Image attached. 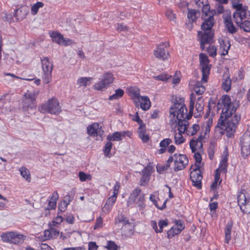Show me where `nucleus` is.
Returning a JSON list of instances; mask_svg holds the SVG:
<instances>
[{
    "label": "nucleus",
    "instance_id": "nucleus-16",
    "mask_svg": "<svg viewBox=\"0 0 250 250\" xmlns=\"http://www.w3.org/2000/svg\"><path fill=\"white\" fill-rule=\"evenodd\" d=\"M229 156V153L228 151L227 147H226L224 152L222 156V160L219 164V168L221 170L226 172L227 170V167H228V157Z\"/></svg>",
    "mask_w": 250,
    "mask_h": 250
},
{
    "label": "nucleus",
    "instance_id": "nucleus-26",
    "mask_svg": "<svg viewBox=\"0 0 250 250\" xmlns=\"http://www.w3.org/2000/svg\"><path fill=\"white\" fill-rule=\"evenodd\" d=\"M151 106V103L149 98L146 96H142L140 103V107L143 110H148Z\"/></svg>",
    "mask_w": 250,
    "mask_h": 250
},
{
    "label": "nucleus",
    "instance_id": "nucleus-63",
    "mask_svg": "<svg viewBox=\"0 0 250 250\" xmlns=\"http://www.w3.org/2000/svg\"><path fill=\"white\" fill-rule=\"evenodd\" d=\"M197 146V145H196V144H195L194 140L193 139H191L189 142V146H190V149H191L192 152L194 153V154H195V153H196V146Z\"/></svg>",
    "mask_w": 250,
    "mask_h": 250
},
{
    "label": "nucleus",
    "instance_id": "nucleus-14",
    "mask_svg": "<svg viewBox=\"0 0 250 250\" xmlns=\"http://www.w3.org/2000/svg\"><path fill=\"white\" fill-rule=\"evenodd\" d=\"M230 13L229 12V14ZM223 18L225 27L228 32L231 34L235 33L237 31V29L235 27L232 22L230 15L229 14V15L227 16H223Z\"/></svg>",
    "mask_w": 250,
    "mask_h": 250
},
{
    "label": "nucleus",
    "instance_id": "nucleus-62",
    "mask_svg": "<svg viewBox=\"0 0 250 250\" xmlns=\"http://www.w3.org/2000/svg\"><path fill=\"white\" fill-rule=\"evenodd\" d=\"M38 250H53L49 246L45 243H42L38 246Z\"/></svg>",
    "mask_w": 250,
    "mask_h": 250
},
{
    "label": "nucleus",
    "instance_id": "nucleus-38",
    "mask_svg": "<svg viewBox=\"0 0 250 250\" xmlns=\"http://www.w3.org/2000/svg\"><path fill=\"white\" fill-rule=\"evenodd\" d=\"M21 175L28 182L31 180L30 174L29 170L24 167H21L20 169Z\"/></svg>",
    "mask_w": 250,
    "mask_h": 250
},
{
    "label": "nucleus",
    "instance_id": "nucleus-9",
    "mask_svg": "<svg viewBox=\"0 0 250 250\" xmlns=\"http://www.w3.org/2000/svg\"><path fill=\"white\" fill-rule=\"evenodd\" d=\"M195 168L190 172V179L192 183V185L197 189L202 188V180L203 176L200 170V166L199 165H195Z\"/></svg>",
    "mask_w": 250,
    "mask_h": 250
},
{
    "label": "nucleus",
    "instance_id": "nucleus-27",
    "mask_svg": "<svg viewBox=\"0 0 250 250\" xmlns=\"http://www.w3.org/2000/svg\"><path fill=\"white\" fill-rule=\"evenodd\" d=\"M178 109V111L176 112L177 113L176 119L177 120H179V118L185 120V114L187 113L188 109L187 106L185 104H183L182 106H181L180 108H177Z\"/></svg>",
    "mask_w": 250,
    "mask_h": 250
},
{
    "label": "nucleus",
    "instance_id": "nucleus-22",
    "mask_svg": "<svg viewBox=\"0 0 250 250\" xmlns=\"http://www.w3.org/2000/svg\"><path fill=\"white\" fill-rule=\"evenodd\" d=\"M233 226V222L232 221H230L226 225L225 229V242L226 243H229V241L231 239V229Z\"/></svg>",
    "mask_w": 250,
    "mask_h": 250
},
{
    "label": "nucleus",
    "instance_id": "nucleus-3",
    "mask_svg": "<svg viewBox=\"0 0 250 250\" xmlns=\"http://www.w3.org/2000/svg\"><path fill=\"white\" fill-rule=\"evenodd\" d=\"M232 5L236 10L233 14V17L236 23L244 31L250 32V21L245 20L248 6H244L242 3L234 1L232 2Z\"/></svg>",
    "mask_w": 250,
    "mask_h": 250
},
{
    "label": "nucleus",
    "instance_id": "nucleus-49",
    "mask_svg": "<svg viewBox=\"0 0 250 250\" xmlns=\"http://www.w3.org/2000/svg\"><path fill=\"white\" fill-rule=\"evenodd\" d=\"M170 167V165L166 163L164 165H158L156 167V169L158 173L161 174L166 170H167Z\"/></svg>",
    "mask_w": 250,
    "mask_h": 250
},
{
    "label": "nucleus",
    "instance_id": "nucleus-50",
    "mask_svg": "<svg viewBox=\"0 0 250 250\" xmlns=\"http://www.w3.org/2000/svg\"><path fill=\"white\" fill-rule=\"evenodd\" d=\"M182 133H176L174 136L175 142L177 145H180L184 143L185 139L183 138Z\"/></svg>",
    "mask_w": 250,
    "mask_h": 250
},
{
    "label": "nucleus",
    "instance_id": "nucleus-64",
    "mask_svg": "<svg viewBox=\"0 0 250 250\" xmlns=\"http://www.w3.org/2000/svg\"><path fill=\"white\" fill-rule=\"evenodd\" d=\"M98 248V246L96 243L94 242H90L88 244V249L89 250H97Z\"/></svg>",
    "mask_w": 250,
    "mask_h": 250
},
{
    "label": "nucleus",
    "instance_id": "nucleus-60",
    "mask_svg": "<svg viewBox=\"0 0 250 250\" xmlns=\"http://www.w3.org/2000/svg\"><path fill=\"white\" fill-rule=\"evenodd\" d=\"M166 16L170 20H174L176 17L171 9H168L166 12Z\"/></svg>",
    "mask_w": 250,
    "mask_h": 250
},
{
    "label": "nucleus",
    "instance_id": "nucleus-45",
    "mask_svg": "<svg viewBox=\"0 0 250 250\" xmlns=\"http://www.w3.org/2000/svg\"><path fill=\"white\" fill-rule=\"evenodd\" d=\"M231 80L226 79L222 83V88L226 92H228L230 90L231 88Z\"/></svg>",
    "mask_w": 250,
    "mask_h": 250
},
{
    "label": "nucleus",
    "instance_id": "nucleus-18",
    "mask_svg": "<svg viewBox=\"0 0 250 250\" xmlns=\"http://www.w3.org/2000/svg\"><path fill=\"white\" fill-rule=\"evenodd\" d=\"M220 100L224 105V107L222 111L224 112L229 111L230 109L232 103L230 97L229 95H223Z\"/></svg>",
    "mask_w": 250,
    "mask_h": 250
},
{
    "label": "nucleus",
    "instance_id": "nucleus-61",
    "mask_svg": "<svg viewBox=\"0 0 250 250\" xmlns=\"http://www.w3.org/2000/svg\"><path fill=\"white\" fill-rule=\"evenodd\" d=\"M103 225V219L101 217H99L96 220V222L94 226V229H96L98 228H101Z\"/></svg>",
    "mask_w": 250,
    "mask_h": 250
},
{
    "label": "nucleus",
    "instance_id": "nucleus-34",
    "mask_svg": "<svg viewBox=\"0 0 250 250\" xmlns=\"http://www.w3.org/2000/svg\"><path fill=\"white\" fill-rule=\"evenodd\" d=\"M182 231L178 228H176L175 226L172 227L167 232V237L169 238H172L174 236L179 234Z\"/></svg>",
    "mask_w": 250,
    "mask_h": 250
},
{
    "label": "nucleus",
    "instance_id": "nucleus-1",
    "mask_svg": "<svg viewBox=\"0 0 250 250\" xmlns=\"http://www.w3.org/2000/svg\"><path fill=\"white\" fill-rule=\"evenodd\" d=\"M239 106V102H237L236 103H231L230 109L227 112L222 111L218 120L217 127L225 130L228 138H231L234 135L236 126L240 120V115L235 114L233 117H232V114L236 112Z\"/></svg>",
    "mask_w": 250,
    "mask_h": 250
},
{
    "label": "nucleus",
    "instance_id": "nucleus-7",
    "mask_svg": "<svg viewBox=\"0 0 250 250\" xmlns=\"http://www.w3.org/2000/svg\"><path fill=\"white\" fill-rule=\"evenodd\" d=\"M245 192L243 190L239 193L237 196V202L241 210L244 213L249 214L250 213V198L246 196Z\"/></svg>",
    "mask_w": 250,
    "mask_h": 250
},
{
    "label": "nucleus",
    "instance_id": "nucleus-43",
    "mask_svg": "<svg viewBox=\"0 0 250 250\" xmlns=\"http://www.w3.org/2000/svg\"><path fill=\"white\" fill-rule=\"evenodd\" d=\"M44 4L42 2H37L34 4L31 7V12L32 14L36 15L37 14L39 9L43 6Z\"/></svg>",
    "mask_w": 250,
    "mask_h": 250
},
{
    "label": "nucleus",
    "instance_id": "nucleus-53",
    "mask_svg": "<svg viewBox=\"0 0 250 250\" xmlns=\"http://www.w3.org/2000/svg\"><path fill=\"white\" fill-rule=\"evenodd\" d=\"M175 226L176 228H178L181 230H183L185 229V224L184 222L181 220H175L174 221Z\"/></svg>",
    "mask_w": 250,
    "mask_h": 250
},
{
    "label": "nucleus",
    "instance_id": "nucleus-57",
    "mask_svg": "<svg viewBox=\"0 0 250 250\" xmlns=\"http://www.w3.org/2000/svg\"><path fill=\"white\" fill-rule=\"evenodd\" d=\"M195 3L198 8H201L203 9V6L206 4H209L207 0H194Z\"/></svg>",
    "mask_w": 250,
    "mask_h": 250
},
{
    "label": "nucleus",
    "instance_id": "nucleus-54",
    "mask_svg": "<svg viewBox=\"0 0 250 250\" xmlns=\"http://www.w3.org/2000/svg\"><path fill=\"white\" fill-rule=\"evenodd\" d=\"M129 92L132 95V98L136 97L140 95V90L136 87H131L129 90Z\"/></svg>",
    "mask_w": 250,
    "mask_h": 250
},
{
    "label": "nucleus",
    "instance_id": "nucleus-5",
    "mask_svg": "<svg viewBox=\"0 0 250 250\" xmlns=\"http://www.w3.org/2000/svg\"><path fill=\"white\" fill-rule=\"evenodd\" d=\"M42 68L44 73L43 80L45 83H48L51 80L52 72L53 70V63L49 61L48 57L41 58Z\"/></svg>",
    "mask_w": 250,
    "mask_h": 250
},
{
    "label": "nucleus",
    "instance_id": "nucleus-15",
    "mask_svg": "<svg viewBox=\"0 0 250 250\" xmlns=\"http://www.w3.org/2000/svg\"><path fill=\"white\" fill-rule=\"evenodd\" d=\"M22 109L23 111H28V113L32 114L36 110V104L35 103L31 101L30 99H24L22 102Z\"/></svg>",
    "mask_w": 250,
    "mask_h": 250
},
{
    "label": "nucleus",
    "instance_id": "nucleus-19",
    "mask_svg": "<svg viewBox=\"0 0 250 250\" xmlns=\"http://www.w3.org/2000/svg\"><path fill=\"white\" fill-rule=\"evenodd\" d=\"M25 8H26V7H21L14 10L13 15L17 20H21L26 17L27 12L24 9Z\"/></svg>",
    "mask_w": 250,
    "mask_h": 250
},
{
    "label": "nucleus",
    "instance_id": "nucleus-6",
    "mask_svg": "<svg viewBox=\"0 0 250 250\" xmlns=\"http://www.w3.org/2000/svg\"><path fill=\"white\" fill-rule=\"evenodd\" d=\"M141 189L139 188H136L131 193L127 204L136 203L138 206L144 208V201H145V194L141 193Z\"/></svg>",
    "mask_w": 250,
    "mask_h": 250
},
{
    "label": "nucleus",
    "instance_id": "nucleus-11",
    "mask_svg": "<svg viewBox=\"0 0 250 250\" xmlns=\"http://www.w3.org/2000/svg\"><path fill=\"white\" fill-rule=\"evenodd\" d=\"M169 45L168 42L162 43L157 45L156 49L154 50L155 57L162 61L167 60L169 57V54L167 48Z\"/></svg>",
    "mask_w": 250,
    "mask_h": 250
},
{
    "label": "nucleus",
    "instance_id": "nucleus-24",
    "mask_svg": "<svg viewBox=\"0 0 250 250\" xmlns=\"http://www.w3.org/2000/svg\"><path fill=\"white\" fill-rule=\"evenodd\" d=\"M99 125L97 123H95L87 127V133L91 136H97L98 135V129H99Z\"/></svg>",
    "mask_w": 250,
    "mask_h": 250
},
{
    "label": "nucleus",
    "instance_id": "nucleus-59",
    "mask_svg": "<svg viewBox=\"0 0 250 250\" xmlns=\"http://www.w3.org/2000/svg\"><path fill=\"white\" fill-rule=\"evenodd\" d=\"M208 64L200 65L202 74L208 75L210 71V68L208 67Z\"/></svg>",
    "mask_w": 250,
    "mask_h": 250
},
{
    "label": "nucleus",
    "instance_id": "nucleus-30",
    "mask_svg": "<svg viewBox=\"0 0 250 250\" xmlns=\"http://www.w3.org/2000/svg\"><path fill=\"white\" fill-rule=\"evenodd\" d=\"M68 201L66 200H64L62 201L59 205L58 209L61 212H64L66 210L68 205L69 203L72 201V199L70 198L69 196H68Z\"/></svg>",
    "mask_w": 250,
    "mask_h": 250
},
{
    "label": "nucleus",
    "instance_id": "nucleus-21",
    "mask_svg": "<svg viewBox=\"0 0 250 250\" xmlns=\"http://www.w3.org/2000/svg\"><path fill=\"white\" fill-rule=\"evenodd\" d=\"M201 16L200 10L188 9V18L191 20L192 22L196 21L197 19Z\"/></svg>",
    "mask_w": 250,
    "mask_h": 250
},
{
    "label": "nucleus",
    "instance_id": "nucleus-55",
    "mask_svg": "<svg viewBox=\"0 0 250 250\" xmlns=\"http://www.w3.org/2000/svg\"><path fill=\"white\" fill-rule=\"evenodd\" d=\"M106 248L108 250H117L118 246L114 242L109 241L108 242L107 245L106 246Z\"/></svg>",
    "mask_w": 250,
    "mask_h": 250
},
{
    "label": "nucleus",
    "instance_id": "nucleus-2",
    "mask_svg": "<svg viewBox=\"0 0 250 250\" xmlns=\"http://www.w3.org/2000/svg\"><path fill=\"white\" fill-rule=\"evenodd\" d=\"M209 10V4H206L203 6L202 11L201 19L204 21L201 27L204 31H198V35L200 36V48L202 50L205 49V45L210 43L213 38L214 33L212 31V28L215 24L214 18L212 16H208V12Z\"/></svg>",
    "mask_w": 250,
    "mask_h": 250
},
{
    "label": "nucleus",
    "instance_id": "nucleus-40",
    "mask_svg": "<svg viewBox=\"0 0 250 250\" xmlns=\"http://www.w3.org/2000/svg\"><path fill=\"white\" fill-rule=\"evenodd\" d=\"M92 79L91 77H81L77 81V84L79 85L80 86H86L87 85H89L88 82L90 81Z\"/></svg>",
    "mask_w": 250,
    "mask_h": 250
},
{
    "label": "nucleus",
    "instance_id": "nucleus-32",
    "mask_svg": "<svg viewBox=\"0 0 250 250\" xmlns=\"http://www.w3.org/2000/svg\"><path fill=\"white\" fill-rule=\"evenodd\" d=\"M113 144L110 141H107L105 144L103 151L104 155L107 157H111L110 150L112 147Z\"/></svg>",
    "mask_w": 250,
    "mask_h": 250
},
{
    "label": "nucleus",
    "instance_id": "nucleus-28",
    "mask_svg": "<svg viewBox=\"0 0 250 250\" xmlns=\"http://www.w3.org/2000/svg\"><path fill=\"white\" fill-rule=\"evenodd\" d=\"M116 224L121 223L123 225L129 224L128 219L122 214H119L115 219Z\"/></svg>",
    "mask_w": 250,
    "mask_h": 250
},
{
    "label": "nucleus",
    "instance_id": "nucleus-52",
    "mask_svg": "<svg viewBox=\"0 0 250 250\" xmlns=\"http://www.w3.org/2000/svg\"><path fill=\"white\" fill-rule=\"evenodd\" d=\"M170 77L171 76L166 74H161L158 76L153 77L155 80L162 81H167Z\"/></svg>",
    "mask_w": 250,
    "mask_h": 250
},
{
    "label": "nucleus",
    "instance_id": "nucleus-20",
    "mask_svg": "<svg viewBox=\"0 0 250 250\" xmlns=\"http://www.w3.org/2000/svg\"><path fill=\"white\" fill-rule=\"evenodd\" d=\"M249 142L248 143L245 141L241 142V154L244 158H247L250 154V140Z\"/></svg>",
    "mask_w": 250,
    "mask_h": 250
},
{
    "label": "nucleus",
    "instance_id": "nucleus-29",
    "mask_svg": "<svg viewBox=\"0 0 250 250\" xmlns=\"http://www.w3.org/2000/svg\"><path fill=\"white\" fill-rule=\"evenodd\" d=\"M205 87L202 85V82H197L195 84L194 91L196 94L201 95L203 94L205 91Z\"/></svg>",
    "mask_w": 250,
    "mask_h": 250
},
{
    "label": "nucleus",
    "instance_id": "nucleus-8",
    "mask_svg": "<svg viewBox=\"0 0 250 250\" xmlns=\"http://www.w3.org/2000/svg\"><path fill=\"white\" fill-rule=\"evenodd\" d=\"M3 242H9L14 244H21L24 240V236L14 232L2 233L1 235Z\"/></svg>",
    "mask_w": 250,
    "mask_h": 250
},
{
    "label": "nucleus",
    "instance_id": "nucleus-17",
    "mask_svg": "<svg viewBox=\"0 0 250 250\" xmlns=\"http://www.w3.org/2000/svg\"><path fill=\"white\" fill-rule=\"evenodd\" d=\"M183 104H184V99L181 97H176L174 105L171 106L169 109L170 115H172L173 117L174 118L176 112V110H174V109L178 108L180 105L182 106Z\"/></svg>",
    "mask_w": 250,
    "mask_h": 250
},
{
    "label": "nucleus",
    "instance_id": "nucleus-41",
    "mask_svg": "<svg viewBox=\"0 0 250 250\" xmlns=\"http://www.w3.org/2000/svg\"><path fill=\"white\" fill-rule=\"evenodd\" d=\"M216 146V143L214 142H210L208 148V154L209 158L213 159L214 154V149Z\"/></svg>",
    "mask_w": 250,
    "mask_h": 250
},
{
    "label": "nucleus",
    "instance_id": "nucleus-35",
    "mask_svg": "<svg viewBox=\"0 0 250 250\" xmlns=\"http://www.w3.org/2000/svg\"><path fill=\"white\" fill-rule=\"evenodd\" d=\"M178 123L177 125H178V130L179 131V133H184L186 131L188 135H189L190 130H186V128L184 127V125H183V123L184 122H187V121L182 119L181 118H179V120H178Z\"/></svg>",
    "mask_w": 250,
    "mask_h": 250
},
{
    "label": "nucleus",
    "instance_id": "nucleus-42",
    "mask_svg": "<svg viewBox=\"0 0 250 250\" xmlns=\"http://www.w3.org/2000/svg\"><path fill=\"white\" fill-rule=\"evenodd\" d=\"M200 65L208 64L209 60L208 56L204 53H200L199 55Z\"/></svg>",
    "mask_w": 250,
    "mask_h": 250
},
{
    "label": "nucleus",
    "instance_id": "nucleus-48",
    "mask_svg": "<svg viewBox=\"0 0 250 250\" xmlns=\"http://www.w3.org/2000/svg\"><path fill=\"white\" fill-rule=\"evenodd\" d=\"M146 130L138 131L139 136L144 143H146L149 140V136L145 134Z\"/></svg>",
    "mask_w": 250,
    "mask_h": 250
},
{
    "label": "nucleus",
    "instance_id": "nucleus-31",
    "mask_svg": "<svg viewBox=\"0 0 250 250\" xmlns=\"http://www.w3.org/2000/svg\"><path fill=\"white\" fill-rule=\"evenodd\" d=\"M230 46V44L229 41L226 42L225 41H222L220 42V49L223 50V52L221 53V56H225L228 54Z\"/></svg>",
    "mask_w": 250,
    "mask_h": 250
},
{
    "label": "nucleus",
    "instance_id": "nucleus-56",
    "mask_svg": "<svg viewBox=\"0 0 250 250\" xmlns=\"http://www.w3.org/2000/svg\"><path fill=\"white\" fill-rule=\"evenodd\" d=\"M200 129L199 125L198 124H194L192 125L191 129H190L189 135L191 136H193L196 134L197 131Z\"/></svg>",
    "mask_w": 250,
    "mask_h": 250
},
{
    "label": "nucleus",
    "instance_id": "nucleus-51",
    "mask_svg": "<svg viewBox=\"0 0 250 250\" xmlns=\"http://www.w3.org/2000/svg\"><path fill=\"white\" fill-rule=\"evenodd\" d=\"M79 177L82 182L85 181L87 179L90 180L91 178L90 174H87L83 171L79 172Z\"/></svg>",
    "mask_w": 250,
    "mask_h": 250
},
{
    "label": "nucleus",
    "instance_id": "nucleus-33",
    "mask_svg": "<svg viewBox=\"0 0 250 250\" xmlns=\"http://www.w3.org/2000/svg\"><path fill=\"white\" fill-rule=\"evenodd\" d=\"M124 94V91L120 88L115 90V93L109 97V100H118L122 97Z\"/></svg>",
    "mask_w": 250,
    "mask_h": 250
},
{
    "label": "nucleus",
    "instance_id": "nucleus-46",
    "mask_svg": "<svg viewBox=\"0 0 250 250\" xmlns=\"http://www.w3.org/2000/svg\"><path fill=\"white\" fill-rule=\"evenodd\" d=\"M196 100V97L194 93H192L190 95V102H189V111L190 112H193L194 103Z\"/></svg>",
    "mask_w": 250,
    "mask_h": 250
},
{
    "label": "nucleus",
    "instance_id": "nucleus-36",
    "mask_svg": "<svg viewBox=\"0 0 250 250\" xmlns=\"http://www.w3.org/2000/svg\"><path fill=\"white\" fill-rule=\"evenodd\" d=\"M106 139L107 141H110V142L120 141L122 140V138H121V134H120L119 132L116 131L112 134H109L107 136Z\"/></svg>",
    "mask_w": 250,
    "mask_h": 250
},
{
    "label": "nucleus",
    "instance_id": "nucleus-10",
    "mask_svg": "<svg viewBox=\"0 0 250 250\" xmlns=\"http://www.w3.org/2000/svg\"><path fill=\"white\" fill-rule=\"evenodd\" d=\"M174 157L175 171L183 169L188 165V159L186 155L175 153L174 154Z\"/></svg>",
    "mask_w": 250,
    "mask_h": 250
},
{
    "label": "nucleus",
    "instance_id": "nucleus-13",
    "mask_svg": "<svg viewBox=\"0 0 250 250\" xmlns=\"http://www.w3.org/2000/svg\"><path fill=\"white\" fill-rule=\"evenodd\" d=\"M152 167L149 165H147L140 172L142 174V177L140 179V185L145 186L147 184L149 181V179L151 174Z\"/></svg>",
    "mask_w": 250,
    "mask_h": 250
},
{
    "label": "nucleus",
    "instance_id": "nucleus-47",
    "mask_svg": "<svg viewBox=\"0 0 250 250\" xmlns=\"http://www.w3.org/2000/svg\"><path fill=\"white\" fill-rule=\"evenodd\" d=\"M168 222L167 220H160L158 222V226L159 227L160 229L158 230L155 229L156 232H162L163 231V229L164 227H166L167 226Z\"/></svg>",
    "mask_w": 250,
    "mask_h": 250
},
{
    "label": "nucleus",
    "instance_id": "nucleus-37",
    "mask_svg": "<svg viewBox=\"0 0 250 250\" xmlns=\"http://www.w3.org/2000/svg\"><path fill=\"white\" fill-rule=\"evenodd\" d=\"M204 102L202 97H199L197 98L195 108L197 112H201L204 109Z\"/></svg>",
    "mask_w": 250,
    "mask_h": 250
},
{
    "label": "nucleus",
    "instance_id": "nucleus-44",
    "mask_svg": "<svg viewBox=\"0 0 250 250\" xmlns=\"http://www.w3.org/2000/svg\"><path fill=\"white\" fill-rule=\"evenodd\" d=\"M206 50L208 52V53L209 54V55L210 57H211L212 58H214L216 56L217 48L215 46L210 45L209 47L207 48Z\"/></svg>",
    "mask_w": 250,
    "mask_h": 250
},
{
    "label": "nucleus",
    "instance_id": "nucleus-39",
    "mask_svg": "<svg viewBox=\"0 0 250 250\" xmlns=\"http://www.w3.org/2000/svg\"><path fill=\"white\" fill-rule=\"evenodd\" d=\"M149 199L151 201L153 202V203L155 205V207L159 208L160 210H163L166 208V203L167 202V200H165L163 203V204L162 206H159L157 200L155 199V196L154 195L151 194L149 197Z\"/></svg>",
    "mask_w": 250,
    "mask_h": 250
},
{
    "label": "nucleus",
    "instance_id": "nucleus-58",
    "mask_svg": "<svg viewBox=\"0 0 250 250\" xmlns=\"http://www.w3.org/2000/svg\"><path fill=\"white\" fill-rule=\"evenodd\" d=\"M49 230L50 231L51 238H55L59 234V231L53 227H50Z\"/></svg>",
    "mask_w": 250,
    "mask_h": 250
},
{
    "label": "nucleus",
    "instance_id": "nucleus-12",
    "mask_svg": "<svg viewBox=\"0 0 250 250\" xmlns=\"http://www.w3.org/2000/svg\"><path fill=\"white\" fill-rule=\"evenodd\" d=\"M113 75L110 72L105 73L103 76V79L94 85L95 89L98 90H102L106 88L113 81Z\"/></svg>",
    "mask_w": 250,
    "mask_h": 250
},
{
    "label": "nucleus",
    "instance_id": "nucleus-23",
    "mask_svg": "<svg viewBox=\"0 0 250 250\" xmlns=\"http://www.w3.org/2000/svg\"><path fill=\"white\" fill-rule=\"evenodd\" d=\"M50 37L54 42L57 43L59 44H62L64 42V38L63 36L60 33L56 32H53Z\"/></svg>",
    "mask_w": 250,
    "mask_h": 250
},
{
    "label": "nucleus",
    "instance_id": "nucleus-25",
    "mask_svg": "<svg viewBox=\"0 0 250 250\" xmlns=\"http://www.w3.org/2000/svg\"><path fill=\"white\" fill-rule=\"evenodd\" d=\"M172 143L171 139L169 138L164 139L160 143V146L161 148L159 150L160 154H163L166 152L167 147Z\"/></svg>",
    "mask_w": 250,
    "mask_h": 250
},
{
    "label": "nucleus",
    "instance_id": "nucleus-4",
    "mask_svg": "<svg viewBox=\"0 0 250 250\" xmlns=\"http://www.w3.org/2000/svg\"><path fill=\"white\" fill-rule=\"evenodd\" d=\"M39 110L42 113L48 112L55 115H58L62 111L59 102L55 98L49 100L46 103L40 106Z\"/></svg>",
    "mask_w": 250,
    "mask_h": 250
}]
</instances>
